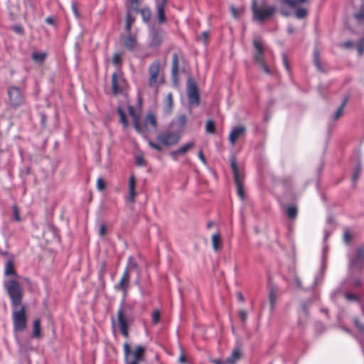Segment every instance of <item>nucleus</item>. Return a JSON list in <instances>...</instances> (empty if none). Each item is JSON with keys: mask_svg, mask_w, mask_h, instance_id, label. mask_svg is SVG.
I'll return each instance as SVG.
<instances>
[{"mask_svg": "<svg viewBox=\"0 0 364 364\" xmlns=\"http://www.w3.org/2000/svg\"><path fill=\"white\" fill-rule=\"evenodd\" d=\"M129 284L130 272H128V269H124L119 282L114 285V289L116 291L122 292V299L117 311V324L120 333L126 338L129 336V325L134 319L133 307L125 303Z\"/></svg>", "mask_w": 364, "mask_h": 364, "instance_id": "nucleus-1", "label": "nucleus"}, {"mask_svg": "<svg viewBox=\"0 0 364 364\" xmlns=\"http://www.w3.org/2000/svg\"><path fill=\"white\" fill-rule=\"evenodd\" d=\"M364 265V245L358 247L354 255H349V274L342 284L344 291L355 289L362 286L360 277Z\"/></svg>", "mask_w": 364, "mask_h": 364, "instance_id": "nucleus-2", "label": "nucleus"}, {"mask_svg": "<svg viewBox=\"0 0 364 364\" xmlns=\"http://www.w3.org/2000/svg\"><path fill=\"white\" fill-rule=\"evenodd\" d=\"M306 2H308V0H281L279 11L284 17L294 15L296 18L303 19L307 16L308 10L302 6L301 4Z\"/></svg>", "mask_w": 364, "mask_h": 364, "instance_id": "nucleus-3", "label": "nucleus"}, {"mask_svg": "<svg viewBox=\"0 0 364 364\" xmlns=\"http://www.w3.org/2000/svg\"><path fill=\"white\" fill-rule=\"evenodd\" d=\"M252 18L259 23H263L271 18L277 11L274 5H270L267 1H262L259 4L257 0H252Z\"/></svg>", "mask_w": 364, "mask_h": 364, "instance_id": "nucleus-4", "label": "nucleus"}, {"mask_svg": "<svg viewBox=\"0 0 364 364\" xmlns=\"http://www.w3.org/2000/svg\"><path fill=\"white\" fill-rule=\"evenodd\" d=\"M4 287L6 289L12 308L19 307L22 305L23 289L21 284L15 279H4Z\"/></svg>", "mask_w": 364, "mask_h": 364, "instance_id": "nucleus-5", "label": "nucleus"}, {"mask_svg": "<svg viewBox=\"0 0 364 364\" xmlns=\"http://www.w3.org/2000/svg\"><path fill=\"white\" fill-rule=\"evenodd\" d=\"M133 125L136 131L144 136H146L148 133H154L157 129V121L152 112L146 114L142 123L140 122L139 119H135L133 121Z\"/></svg>", "mask_w": 364, "mask_h": 364, "instance_id": "nucleus-6", "label": "nucleus"}, {"mask_svg": "<svg viewBox=\"0 0 364 364\" xmlns=\"http://www.w3.org/2000/svg\"><path fill=\"white\" fill-rule=\"evenodd\" d=\"M123 350L125 364H139L142 360L145 353V348L144 346H137L132 350L131 346L128 343H124Z\"/></svg>", "mask_w": 364, "mask_h": 364, "instance_id": "nucleus-7", "label": "nucleus"}, {"mask_svg": "<svg viewBox=\"0 0 364 364\" xmlns=\"http://www.w3.org/2000/svg\"><path fill=\"white\" fill-rule=\"evenodd\" d=\"M149 87L157 90L159 85L164 82V75L163 73H161V63L159 60H154L149 65Z\"/></svg>", "mask_w": 364, "mask_h": 364, "instance_id": "nucleus-8", "label": "nucleus"}, {"mask_svg": "<svg viewBox=\"0 0 364 364\" xmlns=\"http://www.w3.org/2000/svg\"><path fill=\"white\" fill-rule=\"evenodd\" d=\"M12 322L14 331L22 332L25 330L27 322L26 308L23 305L12 308Z\"/></svg>", "mask_w": 364, "mask_h": 364, "instance_id": "nucleus-9", "label": "nucleus"}, {"mask_svg": "<svg viewBox=\"0 0 364 364\" xmlns=\"http://www.w3.org/2000/svg\"><path fill=\"white\" fill-rule=\"evenodd\" d=\"M253 46L255 50L253 54L255 61L261 66L265 73L270 75L272 72L265 62L264 57V49L262 42L259 38H255L253 40Z\"/></svg>", "mask_w": 364, "mask_h": 364, "instance_id": "nucleus-10", "label": "nucleus"}, {"mask_svg": "<svg viewBox=\"0 0 364 364\" xmlns=\"http://www.w3.org/2000/svg\"><path fill=\"white\" fill-rule=\"evenodd\" d=\"M230 166L234 181L237 187V195L241 199L243 200L245 198V192L243 190V175L237 167L236 159L235 156H232L230 159Z\"/></svg>", "mask_w": 364, "mask_h": 364, "instance_id": "nucleus-11", "label": "nucleus"}, {"mask_svg": "<svg viewBox=\"0 0 364 364\" xmlns=\"http://www.w3.org/2000/svg\"><path fill=\"white\" fill-rule=\"evenodd\" d=\"M181 138V134L178 131L164 130L161 132L156 137L159 143L171 146L176 144Z\"/></svg>", "mask_w": 364, "mask_h": 364, "instance_id": "nucleus-12", "label": "nucleus"}, {"mask_svg": "<svg viewBox=\"0 0 364 364\" xmlns=\"http://www.w3.org/2000/svg\"><path fill=\"white\" fill-rule=\"evenodd\" d=\"M187 94L189 105L192 107H198L200 105V96L197 84L193 78L188 80Z\"/></svg>", "mask_w": 364, "mask_h": 364, "instance_id": "nucleus-13", "label": "nucleus"}, {"mask_svg": "<svg viewBox=\"0 0 364 364\" xmlns=\"http://www.w3.org/2000/svg\"><path fill=\"white\" fill-rule=\"evenodd\" d=\"M9 102L10 105L16 107L21 106L24 101V96L19 87L10 86L8 88Z\"/></svg>", "mask_w": 364, "mask_h": 364, "instance_id": "nucleus-14", "label": "nucleus"}, {"mask_svg": "<svg viewBox=\"0 0 364 364\" xmlns=\"http://www.w3.org/2000/svg\"><path fill=\"white\" fill-rule=\"evenodd\" d=\"M126 80L120 73H114L112 75V92L113 95L122 94L126 87Z\"/></svg>", "mask_w": 364, "mask_h": 364, "instance_id": "nucleus-15", "label": "nucleus"}, {"mask_svg": "<svg viewBox=\"0 0 364 364\" xmlns=\"http://www.w3.org/2000/svg\"><path fill=\"white\" fill-rule=\"evenodd\" d=\"M246 134V128L242 125L233 127L230 132L228 140L232 146H234L236 141L244 136Z\"/></svg>", "mask_w": 364, "mask_h": 364, "instance_id": "nucleus-16", "label": "nucleus"}, {"mask_svg": "<svg viewBox=\"0 0 364 364\" xmlns=\"http://www.w3.org/2000/svg\"><path fill=\"white\" fill-rule=\"evenodd\" d=\"M136 188V178L135 176L132 174L130 176L129 178L128 183V194L127 195L125 199L127 203L130 204H134L135 202V198L136 196V192L135 191Z\"/></svg>", "mask_w": 364, "mask_h": 364, "instance_id": "nucleus-17", "label": "nucleus"}, {"mask_svg": "<svg viewBox=\"0 0 364 364\" xmlns=\"http://www.w3.org/2000/svg\"><path fill=\"white\" fill-rule=\"evenodd\" d=\"M163 41V35L161 31L155 29L151 32V41L149 43L151 48H158Z\"/></svg>", "mask_w": 364, "mask_h": 364, "instance_id": "nucleus-18", "label": "nucleus"}, {"mask_svg": "<svg viewBox=\"0 0 364 364\" xmlns=\"http://www.w3.org/2000/svg\"><path fill=\"white\" fill-rule=\"evenodd\" d=\"M311 304V301L308 300L306 301H304L301 304L300 309L299 310V320L298 322L300 325H303L307 317H308V309Z\"/></svg>", "mask_w": 364, "mask_h": 364, "instance_id": "nucleus-19", "label": "nucleus"}, {"mask_svg": "<svg viewBox=\"0 0 364 364\" xmlns=\"http://www.w3.org/2000/svg\"><path fill=\"white\" fill-rule=\"evenodd\" d=\"M124 46L129 51H133L137 46L136 37L128 33L122 38Z\"/></svg>", "mask_w": 364, "mask_h": 364, "instance_id": "nucleus-20", "label": "nucleus"}, {"mask_svg": "<svg viewBox=\"0 0 364 364\" xmlns=\"http://www.w3.org/2000/svg\"><path fill=\"white\" fill-rule=\"evenodd\" d=\"M193 146H194V142L188 141L186 144L181 146V147H179L178 149L172 151L170 153V155L173 157V159L174 160H176L177 155H182V154H186L189 149H191Z\"/></svg>", "mask_w": 364, "mask_h": 364, "instance_id": "nucleus-21", "label": "nucleus"}, {"mask_svg": "<svg viewBox=\"0 0 364 364\" xmlns=\"http://www.w3.org/2000/svg\"><path fill=\"white\" fill-rule=\"evenodd\" d=\"M166 4V0H162L161 3H156V11L159 23H163L166 21L164 7Z\"/></svg>", "mask_w": 364, "mask_h": 364, "instance_id": "nucleus-22", "label": "nucleus"}, {"mask_svg": "<svg viewBox=\"0 0 364 364\" xmlns=\"http://www.w3.org/2000/svg\"><path fill=\"white\" fill-rule=\"evenodd\" d=\"M241 358V352L239 348H235L230 356L226 358L227 364H235Z\"/></svg>", "mask_w": 364, "mask_h": 364, "instance_id": "nucleus-23", "label": "nucleus"}, {"mask_svg": "<svg viewBox=\"0 0 364 364\" xmlns=\"http://www.w3.org/2000/svg\"><path fill=\"white\" fill-rule=\"evenodd\" d=\"M4 275L5 276H17L16 272L14 269V261L12 259L6 261L4 268Z\"/></svg>", "mask_w": 364, "mask_h": 364, "instance_id": "nucleus-24", "label": "nucleus"}, {"mask_svg": "<svg viewBox=\"0 0 364 364\" xmlns=\"http://www.w3.org/2000/svg\"><path fill=\"white\" fill-rule=\"evenodd\" d=\"M269 300L270 303V311L273 312L277 304V295L272 287H269Z\"/></svg>", "mask_w": 364, "mask_h": 364, "instance_id": "nucleus-25", "label": "nucleus"}, {"mask_svg": "<svg viewBox=\"0 0 364 364\" xmlns=\"http://www.w3.org/2000/svg\"><path fill=\"white\" fill-rule=\"evenodd\" d=\"M211 240L213 250L215 251H218L222 244L219 232H217L212 235Z\"/></svg>", "mask_w": 364, "mask_h": 364, "instance_id": "nucleus-26", "label": "nucleus"}, {"mask_svg": "<svg viewBox=\"0 0 364 364\" xmlns=\"http://www.w3.org/2000/svg\"><path fill=\"white\" fill-rule=\"evenodd\" d=\"M354 18L359 25H364V2L361 4L358 12L354 14Z\"/></svg>", "mask_w": 364, "mask_h": 364, "instance_id": "nucleus-27", "label": "nucleus"}, {"mask_svg": "<svg viewBox=\"0 0 364 364\" xmlns=\"http://www.w3.org/2000/svg\"><path fill=\"white\" fill-rule=\"evenodd\" d=\"M178 72V57L177 53H173L172 56L171 74L173 77L176 76Z\"/></svg>", "mask_w": 364, "mask_h": 364, "instance_id": "nucleus-28", "label": "nucleus"}, {"mask_svg": "<svg viewBox=\"0 0 364 364\" xmlns=\"http://www.w3.org/2000/svg\"><path fill=\"white\" fill-rule=\"evenodd\" d=\"M33 337H34V338H40L41 337V320H40V318H36L33 321Z\"/></svg>", "mask_w": 364, "mask_h": 364, "instance_id": "nucleus-29", "label": "nucleus"}, {"mask_svg": "<svg viewBox=\"0 0 364 364\" xmlns=\"http://www.w3.org/2000/svg\"><path fill=\"white\" fill-rule=\"evenodd\" d=\"M344 296L346 299L349 301H354L358 304H361L360 297L355 294L350 293L348 292V291H346V292L344 293Z\"/></svg>", "mask_w": 364, "mask_h": 364, "instance_id": "nucleus-30", "label": "nucleus"}, {"mask_svg": "<svg viewBox=\"0 0 364 364\" xmlns=\"http://www.w3.org/2000/svg\"><path fill=\"white\" fill-rule=\"evenodd\" d=\"M347 101H348V99L347 97L345 98L343 101V102L341 103V106L337 109V110L336 111V112L333 114V119L334 120H337L343 114V109L346 107V105L347 103Z\"/></svg>", "mask_w": 364, "mask_h": 364, "instance_id": "nucleus-31", "label": "nucleus"}, {"mask_svg": "<svg viewBox=\"0 0 364 364\" xmlns=\"http://www.w3.org/2000/svg\"><path fill=\"white\" fill-rule=\"evenodd\" d=\"M32 59L35 62L43 63L46 58V53L45 52L37 53L34 52L32 54Z\"/></svg>", "mask_w": 364, "mask_h": 364, "instance_id": "nucleus-32", "label": "nucleus"}, {"mask_svg": "<svg viewBox=\"0 0 364 364\" xmlns=\"http://www.w3.org/2000/svg\"><path fill=\"white\" fill-rule=\"evenodd\" d=\"M186 116L185 114H181L178 116L177 119L173 120L171 124H176L179 128L182 129L186 124Z\"/></svg>", "mask_w": 364, "mask_h": 364, "instance_id": "nucleus-33", "label": "nucleus"}, {"mask_svg": "<svg viewBox=\"0 0 364 364\" xmlns=\"http://www.w3.org/2000/svg\"><path fill=\"white\" fill-rule=\"evenodd\" d=\"M361 170H362L361 164L360 162H358V164H356V166L353 170V173L352 175V181L353 183H355L358 181V179L360 175Z\"/></svg>", "mask_w": 364, "mask_h": 364, "instance_id": "nucleus-34", "label": "nucleus"}, {"mask_svg": "<svg viewBox=\"0 0 364 364\" xmlns=\"http://www.w3.org/2000/svg\"><path fill=\"white\" fill-rule=\"evenodd\" d=\"M134 18L130 14L129 12H127V16H126V25H125V29L127 33H130L132 25L134 22Z\"/></svg>", "mask_w": 364, "mask_h": 364, "instance_id": "nucleus-35", "label": "nucleus"}, {"mask_svg": "<svg viewBox=\"0 0 364 364\" xmlns=\"http://www.w3.org/2000/svg\"><path fill=\"white\" fill-rule=\"evenodd\" d=\"M141 18L144 22H149L151 18V11L149 8H144L139 11Z\"/></svg>", "mask_w": 364, "mask_h": 364, "instance_id": "nucleus-36", "label": "nucleus"}, {"mask_svg": "<svg viewBox=\"0 0 364 364\" xmlns=\"http://www.w3.org/2000/svg\"><path fill=\"white\" fill-rule=\"evenodd\" d=\"M117 112L119 115L120 122L123 124L124 128H127L128 126V122L125 113L121 107L117 108Z\"/></svg>", "mask_w": 364, "mask_h": 364, "instance_id": "nucleus-37", "label": "nucleus"}, {"mask_svg": "<svg viewBox=\"0 0 364 364\" xmlns=\"http://www.w3.org/2000/svg\"><path fill=\"white\" fill-rule=\"evenodd\" d=\"M314 63L316 68L319 71H323V68H322V66H321V60H320L319 53H318V51L317 50H315L314 52Z\"/></svg>", "mask_w": 364, "mask_h": 364, "instance_id": "nucleus-38", "label": "nucleus"}, {"mask_svg": "<svg viewBox=\"0 0 364 364\" xmlns=\"http://www.w3.org/2000/svg\"><path fill=\"white\" fill-rule=\"evenodd\" d=\"M287 214L291 219H294L297 215V209L294 205H289L287 208Z\"/></svg>", "mask_w": 364, "mask_h": 364, "instance_id": "nucleus-39", "label": "nucleus"}, {"mask_svg": "<svg viewBox=\"0 0 364 364\" xmlns=\"http://www.w3.org/2000/svg\"><path fill=\"white\" fill-rule=\"evenodd\" d=\"M205 131L208 133L214 134L215 132V126L213 120H208L205 124Z\"/></svg>", "mask_w": 364, "mask_h": 364, "instance_id": "nucleus-40", "label": "nucleus"}, {"mask_svg": "<svg viewBox=\"0 0 364 364\" xmlns=\"http://www.w3.org/2000/svg\"><path fill=\"white\" fill-rule=\"evenodd\" d=\"M353 323L355 326L357 328L358 331L364 337V324H363L360 319L358 317H355L353 318Z\"/></svg>", "mask_w": 364, "mask_h": 364, "instance_id": "nucleus-41", "label": "nucleus"}, {"mask_svg": "<svg viewBox=\"0 0 364 364\" xmlns=\"http://www.w3.org/2000/svg\"><path fill=\"white\" fill-rule=\"evenodd\" d=\"M138 267L137 263L134 260L133 257L130 256L128 258L127 265L125 269H128V272H130V269H136Z\"/></svg>", "mask_w": 364, "mask_h": 364, "instance_id": "nucleus-42", "label": "nucleus"}, {"mask_svg": "<svg viewBox=\"0 0 364 364\" xmlns=\"http://www.w3.org/2000/svg\"><path fill=\"white\" fill-rule=\"evenodd\" d=\"M122 53H116L113 55L112 63L115 66H120L122 63Z\"/></svg>", "mask_w": 364, "mask_h": 364, "instance_id": "nucleus-43", "label": "nucleus"}, {"mask_svg": "<svg viewBox=\"0 0 364 364\" xmlns=\"http://www.w3.org/2000/svg\"><path fill=\"white\" fill-rule=\"evenodd\" d=\"M356 49L358 51V54L359 55H362L364 53V37L361 38L356 46Z\"/></svg>", "mask_w": 364, "mask_h": 364, "instance_id": "nucleus-44", "label": "nucleus"}, {"mask_svg": "<svg viewBox=\"0 0 364 364\" xmlns=\"http://www.w3.org/2000/svg\"><path fill=\"white\" fill-rule=\"evenodd\" d=\"M144 137L146 139V141L148 142V144L149 145V146L151 148H152L153 149H154V150H156L157 151H162V147H161V145H159V144L154 143V141H152L151 140L148 139L146 136H144Z\"/></svg>", "mask_w": 364, "mask_h": 364, "instance_id": "nucleus-45", "label": "nucleus"}, {"mask_svg": "<svg viewBox=\"0 0 364 364\" xmlns=\"http://www.w3.org/2000/svg\"><path fill=\"white\" fill-rule=\"evenodd\" d=\"M97 188L99 191H103L106 188L105 181L101 177H99L97 180Z\"/></svg>", "mask_w": 364, "mask_h": 364, "instance_id": "nucleus-46", "label": "nucleus"}, {"mask_svg": "<svg viewBox=\"0 0 364 364\" xmlns=\"http://www.w3.org/2000/svg\"><path fill=\"white\" fill-rule=\"evenodd\" d=\"M129 7L134 11H139V0H129Z\"/></svg>", "mask_w": 364, "mask_h": 364, "instance_id": "nucleus-47", "label": "nucleus"}, {"mask_svg": "<svg viewBox=\"0 0 364 364\" xmlns=\"http://www.w3.org/2000/svg\"><path fill=\"white\" fill-rule=\"evenodd\" d=\"M152 322L154 324H157L160 320V311L159 310H155L152 314Z\"/></svg>", "mask_w": 364, "mask_h": 364, "instance_id": "nucleus-48", "label": "nucleus"}, {"mask_svg": "<svg viewBox=\"0 0 364 364\" xmlns=\"http://www.w3.org/2000/svg\"><path fill=\"white\" fill-rule=\"evenodd\" d=\"M238 316L242 323H245L246 322L247 318V314L245 310H243V309L240 310L238 312Z\"/></svg>", "mask_w": 364, "mask_h": 364, "instance_id": "nucleus-49", "label": "nucleus"}, {"mask_svg": "<svg viewBox=\"0 0 364 364\" xmlns=\"http://www.w3.org/2000/svg\"><path fill=\"white\" fill-rule=\"evenodd\" d=\"M344 241L346 243L349 244L352 239V235L349 230L346 229L344 232Z\"/></svg>", "mask_w": 364, "mask_h": 364, "instance_id": "nucleus-50", "label": "nucleus"}, {"mask_svg": "<svg viewBox=\"0 0 364 364\" xmlns=\"http://www.w3.org/2000/svg\"><path fill=\"white\" fill-rule=\"evenodd\" d=\"M136 164L139 166H143L144 165V159L142 156H136L135 157Z\"/></svg>", "mask_w": 364, "mask_h": 364, "instance_id": "nucleus-51", "label": "nucleus"}, {"mask_svg": "<svg viewBox=\"0 0 364 364\" xmlns=\"http://www.w3.org/2000/svg\"><path fill=\"white\" fill-rule=\"evenodd\" d=\"M180 350H181V355L178 358V362L180 363L185 364V363H186L187 360H186V356L184 355L183 350L181 347L180 348Z\"/></svg>", "mask_w": 364, "mask_h": 364, "instance_id": "nucleus-52", "label": "nucleus"}, {"mask_svg": "<svg viewBox=\"0 0 364 364\" xmlns=\"http://www.w3.org/2000/svg\"><path fill=\"white\" fill-rule=\"evenodd\" d=\"M128 109L129 114L133 117L134 121L135 119H139V116L135 114L134 109L132 106H129Z\"/></svg>", "mask_w": 364, "mask_h": 364, "instance_id": "nucleus-53", "label": "nucleus"}, {"mask_svg": "<svg viewBox=\"0 0 364 364\" xmlns=\"http://www.w3.org/2000/svg\"><path fill=\"white\" fill-rule=\"evenodd\" d=\"M283 64L287 71H289V65L288 63L287 57L285 53H282Z\"/></svg>", "mask_w": 364, "mask_h": 364, "instance_id": "nucleus-54", "label": "nucleus"}, {"mask_svg": "<svg viewBox=\"0 0 364 364\" xmlns=\"http://www.w3.org/2000/svg\"><path fill=\"white\" fill-rule=\"evenodd\" d=\"M12 208H13V211H14V219L16 221H19L20 220V216H19V214H18V210L17 207L16 205H14Z\"/></svg>", "mask_w": 364, "mask_h": 364, "instance_id": "nucleus-55", "label": "nucleus"}, {"mask_svg": "<svg viewBox=\"0 0 364 364\" xmlns=\"http://www.w3.org/2000/svg\"><path fill=\"white\" fill-rule=\"evenodd\" d=\"M198 158L200 159V160L201 161V162L203 164H206V159L203 155V151L202 149H200L199 151H198Z\"/></svg>", "mask_w": 364, "mask_h": 364, "instance_id": "nucleus-56", "label": "nucleus"}, {"mask_svg": "<svg viewBox=\"0 0 364 364\" xmlns=\"http://www.w3.org/2000/svg\"><path fill=\"white\" fill-rule=\"evenodd\" d=\"M343 46L346 48H350L354 46V43L351 41H346L343 43Z\"/></svg>", "mask_w": 364, "mask_h": 364, "instance_id": "nucleus-57", "label": "nucleus"}, {"mask_svg": "<svg viewBox=\"0 0 364 364\" xmlns=\"http://www.w3.org/2000/svg\"><path fill=\"white\" fill-rule=\"evenodd\" d=\"M105 232H106V227H105V225H102L100 228L99 233H100V236H104L105 235Z\"/></svg>", "mask_w": 364, "mask_h": 364, "instance_id": "nucleus-58", "label": "nucleus"}, {"mask_svg": "<svg viewBox=\"0 0 364 364\" xmlns=\"http://www.w3.org/2000/svg\"><path fill=\"white\" fill-rule=\"evenodd\" d=\"M213 363L215 364H226V359L222 360V359H215L212 360Z\"/></svg>", "mask_w": 364, "mask_h": 364, "instance_id": "nucleus-59", "label": "nucleus"}, {"mask_svg": "<svg viewBox=\"0 0 364 364\" xmlns=\"http://www.w3.org/2000/svg\"><path fill=\"white\" fill-rule=\"evenodd\" d=\"M46 22L50 25L55 26V21L52 17H48L46 18Z\"/></svg>", "mask_w": 364, "mask_h": 364, "instance_id": "nucleus-60", "label": "nucleus"}, {"mask_svg": "<svg viewBox=\"0 0 364 364\" xmlns=\"http://www.w3.org/2000/svg\"><path fill=\"white\" fill-rule=\"evenodd\" d=\"M322 275H323V273H322V270H321L320 273H318L317 275H316V277L314 278V284H317L318 283L319 277H322Z\"/></svg>", "mask_w": 364, "mask_h": 364, "instance_id": "nucleus-61", "label": "nucleus"}, {"mask_svg": "<svg viewBox=\"0 0 364 364\" xmlns=\"http://www.w3.org/2000/svg\"><path fill=\"white\" fill-rule=\"evenodd\" d=\"M294 282L296 284V286L299 287V288H301V280L299 279V277H296L294 278Z\"/></svg>", "mask_w": 364, "mask_h": 364, "instance_id": "nucleus-62", "label": "nucleus"}, {"mask_svg": "<svg viewBox=\"0 0 364 364\" xmlns=\"http://www.w3.org/2000/svg\"><path fill=\"white\" fill-rule=\"evenodd\" d=\"M237 299L241 301V302H243L245 301V299H244V296L242 294V293L240 292H238L237 294Z\"/></svg>", "mask_w": 364, "mask_h": 364, "instance_id": "nucleus-63", "label": "nucleus"}, {"mask_svg": "<svg viewBox=\"0 0 364 364\" xmlns=\"http://www.w3.org/2000/svg\"><path fill=\"white\" fill-rule=\"evenodd\" d=\"M167 101H168V105L170 107H171V105H172V97H171V93L168 94V95Z\"/></svg>", "mask_w": 364, "mask_h": 364, "instance_id": "nucleus-64", "label": "nucleus"}]
</instances>
